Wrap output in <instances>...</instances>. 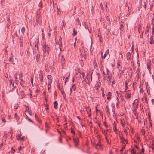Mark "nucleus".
I'll return each instance as SVG.
<instances>
[{
  "label": "nucleus",
  "instance_id": "obj_1",
  "mask_svg": "<svg viewBox=\"0 0 154 154\" xmlns=\"http://www.w3.org/2000/svg\"><path fill=\"white\" fill-rule=\"evenodd\" d=\"M43 51L44 53V56L45 57L46 55H48L50 51V48L48 45L43 44Z\"/></svg>",
  "mask_w": 154,
  "mask_h": 154
},
{
  "label": "nucleus",
  "instance_id": "obj_2",
  "mask_svg": "<svg viewBox=\"0 0 154 154\" xmlns=\"http://www.w3.org/2000/svg\"><path fill=\"white\" fill-rule=\"evenodd\" d=\"M80 51L81 52L80 57L82 58L81 59V61H83V58L85 60L86 58V53L83 48L81 49H80Z\"/></svg>",
  "mask_w": 154,
  "mask_h": 154
},
{
  "label": "nucleus",
  "instance_id": "obj_3",
  "mask_svg": "<svg viewBox=\"0 0 154 154\" xmlns=\"http://www.w3.org/2000/svg\"><path fill=\"white\" fill-rule=\"evenodd\" d=\"M92 80V78H85L82 81L83 83L85 85L86 83L89 85Z\"/></svg>",
  "mask_w": 154,
  "mask_h": 154
},
{
  "label": "nucleus",
  "instance_id": "obj_4",
  "mask_svg": "<svg viewBox=\"0 0 154 154\" xmlns=\"http://www.w3.org/2000/svg\"><path fill=\"white\" fill-rule=\"evenodd\" d=\"M60 59H61V63L62 64V66L63 68H64L65 66V58L62 55L61 57V59L59 58Z\"/></svg>",
  "mask_w": 154,
  "mask_h": 154
},
{
  "label": "nucleus",
  "instance_id": "obj_5",
  "mask_svg": "<svg viewBox=\"0 0 154 154\" xmlns=\"http://www.w3.org/2000/svg\"><path fill=\"white\" fill-rule=\"evenodd\" d=\"M39 40L38 39H36L35 43H34V49L35 50H38V44L39 43Z\"/></svg>",
  "mask_w": 154,
  "mask_h": 154
},
{
  "label": "nucleus",
  "instance_id": "obj_6",
  "mask_svg": "<svg viewBox=\"0 0 154 154\" xmlns=\"http://www.w3.org/2000/svg\"><path fill=\"white\" fill-rule=\"evenodd\" d=\"M61 40H62V38L61 37H60L59 38V39L58 42H57V41L56 42V44H58L59 45L60 49V50H61V48H60V47L62 46Z\"/></svg>",
  "mask_w": 154,
  "mask_h": 154
},
{
  "label": "nucleus",
  "instance_id": "obj_7",
  "mask_svg": "<svg viewBox=\"0 0 154 154\" xmlns=\"http://www.w3.org/2000/svg\"><path fill=\"white\" fill-rule=\"evenodd\" d=\"M126 92V93L125 94V97L128 99L130 98L131 97V95L130 91L128 90Z\"/></svg>",
  "mask_w": 154,
  "mask_h": 154
},
{
  "label": "nucleus",
  "instance_id": "obj_8",
  "mask_svg": "<svg viewBox=\"0 0 154 154\" xmlns=\"http://www.w3.org/2000/svg\"><path fill=\"white\" fill-rule=\"evenodd\" d=\"M23 38L22 37H20L19 38V42L20 44V47H23Z\"/></svg>",
  "mask_w": 154,
  "mask_h": 154
},
{
  "label": "nucleus",
  "instance_id": "obj_9",
  "mask_svg": "<svg viewBox=\"0 0 154 154\" xmlns=\"http://www.w3.org/2000/svg\"><path fill=\"white\" fill-rule=\"evenodd\" d=\"M127 59L128 60H131V54L129 52H128L127 54Z\"/></svg>",
  "mask_w": 154,
  "mask_h": 154
},
{
  "label": "nucleus",
  "instance_id": "obj_10",
  "mask_svg": "<svg viewBox=\"0 0 154 154\" xmlns=\"http://www.w3.org/2000/svg\"><path fill=\"white\" fill-rule=\"evenodd\" d=\"M14 82H13L12 80H10V86L11 87H13V88H14L15 87V86H14Z\"/></svg>",
  "mask_w": 154,
  "mask_h": 154
},
{
  "label": "nucleus",
  "instance_id": "obj_11",
  "mask_svg": "<svg viewBox=\"0 0 154 154\" xmlns=\"http://www.w3.org/2000/svg\"><path fill=\"white\" fill-rule=\"evenodd\" d=\"M113 130H114V131L116 133V134H117V128H116V123L115 122H114V126H113Z\"/></svg>",
  "mask_w": 154,
  "mask_h": 154
},
{
  "label": "nucleus",
  "instance_id": "obj_12",
  "mask_svg": "<svg viewBox=\"0 0 154 154\" xmlns=\"http://www.w3.org/2000/svg\"><path fill=\"white\" fill-rule=\"evenodd\" d=\"M149 42L151 44H152L154 43V40L152 36H151L150 38Z\"/></svg>",
  "mask_w": 154,
  "mask_h": 154
},
{
  "label": "nucleus",
  "instance_id": "obj_13",
  "mask_svg": "<svg viewBox=\"0 0 154 154\" xmlns=\"http://www.w3.org/2000/svg\"><path fill=\"white\" fill-rule=\"evenodd\" d=\"M36 59L37 62L38 63H40V55L39 54H38L36 56Z\"/></svg>",
  "mask_w": 154,
  "mask_h": 154
},
{
  "label": "nucleus",
  "instance_id": "obj_14",
  "mask_svg": "<svg viewBox=\"0 0 154 154\" xmlns=\"http://www.w3.org/2000/svg\"><path fill=\"white\" fill-rule=\"evenodd\" d=\"M57 86L58 88L60 91L61 92H62V90H63V88H60V85L58 82H57Z\"/></svg>",
  "mask_w": 154,
  "mask_h": 154
},
{
  "label": "nucleus",
  "instance_id": "obj_15",
  "mask_svg": "<svg viewBox=\"0 0 154 154\" xmlns=\"http://www.w3.org/2000/svg\"><path fill=\"white\" fill-rule=\"evenodd\" d=\"M100 143V140L96 146V149H97L98 148V146H99V147H100L102 148Z\"/></svg>",
  "mask_w": 154,
  "mask_h": 154
},
{
  "label": "nucleus",
  "instance_id": "obj_16",
  "mask_svg": "<svg viewBox=\"0 0 154 154\" xmlns=\"http://www.w3.org/2000/svg\"><path fill=\"white\" fill-rule=\"evenodd\" d=\"M54 108L55 109H57V106L58 105V103L56 101H55L54 103Z\"/></svg>",
  "mask_w": 154,
  "mask_h": 154
},
{
  "label": "nucleus",
  "instance_id": "obj_17",
  "mask_svg": "<svg viewBox=\"0 0 154 154\" xmlns=\"http://www.w3.org/2000/svg\"><path fill=\"white\" fill-rule=\"evenodd\" d=\"M51 78H48V84L49 85H51L52 82V79H51Z\"/></svg>",
  "mask_w": 154,
  "mask_h": 154
},
{
  "label": "nucleus",
  "instance_id": "obj_18",
  "mask_svg": "<svg viewBox=\"0 0 154 154\" xmlns=\"http://www.w3.org/2000/svg\"><path fill=\"white\" fill-rule=\"evenodd\" d=\"M107 98L108 100H109L110 99V98L111 96V93L109 92H108L107 95Z\"/></svg>",
  "mask_w": 154,
  "mask_h": 154
},
{
  "label": "nucleus",
  "instance_id": "obj_19",
  "mask_svg": "<svg viewBox=\"0 0 154 154\" xmlns=\"http://www.w3.org/2000/svg\"><path fill=\"white\" fill-rule=\"evenodd\" d=\"M148 1L147 0H146L145 1H144V4L143 6L145 8V9H146V6L148 4Z\"/></svg>",
  "mask_w": 154,
  "mask_h": 154
},
{
  "label": "nucleus",
  "instance_id": "obj_20",
  "mask_svg": "<svg viewBox=\"0 0 154 154\" xmlns=\"http://www.w3.org/2000/svg\"><path fill=\"white\" fill-rule=\"evenodd\" d=\"M15 117L16 119V120L17 121V122H18L19 119V118L18 117V116L17 115V113H15Z\"/></svg>",
  "mask_w": 154,
  "mask_h": 154
},
{
  "label": "nucleus",
  "instance_id": "obj_21",
  "mask_svg": "<svg viewBox=\"0 0 154 154\" xmlns=\"http://www.w3.org/2000/svg\"><path fill=\"white\" fill-rule=\"evenodd\" d=\"M77 34V32L75 31V28H74L73 29V33L72 34V35L73 36H75Z\"/></svg>",
  "mask_w": 154,
  "mask_h": 154
},
{
  "label": "nucleus",
  "instance_id": "obj_22",
  "mask_svg": "<svg viewBox=\"0 0 154 154\" xmlns=\"http://www.w3.org/2000/svg\"><path fill=\"white\" fill-rule=\"evenodd\" d=\"M36 21L39 24L42 23V21L40 20H39L38 17L37 18L36 17Z\"/></svg>",
  "mask_w": 154,
  "mask_h": 154
},
{
  "label": "nucleus",
  "instance_id": "obj_23",
  "mask_svg": "<svg viewBox=\"0 0 154 154\" xmlns=\"http://www.w3.org/2000/svg\"><path fill=\"white\" fill-rule=\"evenodd\" d=\"M123 25L122 24H121L120 25V29L121 31H122L123 30Z\"/></svg>",
  "mask_w": 154,
  "mask_h": 154
},
{
  "label": "nucleus",
  "instance_id": "obj_24",
  "mask_svg": "<svg viewBox=\"0 0 154 154\" xmlns=\"http://www.w3.org/2000/svg\"><path fill=\"white\" fill-rule=\"evenodd\" d=\"M149 29V28L148 26H147L146 27L145 29V34H146L148 32Z\"/></svg>",
  "mask_w": 154,
  "mask_h": 154
},
{
  "label": "nucleus",
  "instance_id": "obj_25",
  "mask_svg": "<svg viewBox=\"0 0 154 154\" xmlns=\"http://www.w3.org/2000/svg\"><path fill=\"white\" fill-rule=\"evenodd\" d=\"M122 148L123 149H124L125 148L126 145L124 142H122Z\"/></svg>",
  "mask_w": 154,
  "mask_h": 154
},
{
  "label": "nucleus",
  "instance_id": "obj_26",
  "mask_svg": "<svg viewBox=\"0 0 154 154\" xmlns=\"http://www.w3.org/2000/svg\"><path fill=\"white\" fill-rule=\"evenodd\" d=\"M21 31L23 33V34H24V32L25 31V28L24 27H23L22 28Z\"/></svg>",
  "mask_w": 154,
  "mask_h": 154
},
{
  "label": "nucleus",
  "instance_id": "obj_27",
  "mask_svg": "<svg viewBox=\"0 0 154 154\" xmlns=\"http://www.w3.org/2000/svg\"><path fill=\"white\" fill-rule=\"evenodd\" d=\"M106 108L107 111V112H109V113L110 114V110H109V106L108 105L106 106Z\"/></svg>",
  "mask_w": 154,
  "mask_h": 154
},
{
  "label": "nucleus",
  "instance_id": "obj_28",
  "mask_svg": "<svg viewBox=\"0 0 154 154\" xmlns=\"http://www.w3.org/2000/svg\"><path fill=\"white\" fill-rule=\"evenodd\" d=\"M86 109L87 112L91 111L89 107H86Z\"/></svg>",
  "mask_w": 154,
  "mask_h": 154
},
{
  "label": "nucleus",
  "instance_id": "obj_29",
  "mask_svg": "<svg viewBox=\"0 0 154 154\" xmlns=\"http://www.w3.org/2000/svg\"><path fill=\"white\" fill-rule=\"evenodd\" d=\"M72 88L73 89L74 91H75L76 90V87L75 84H74L72 86Z\"/></svg>",
  "mask_w": 154,
  "mask_h": 154
},
{
  "label": "nucleus",
  "instance_id": "obj_30",
  "mask_svg": "<svg viewBox=\"0 0 154 154\" xmlns=\"http://www.w3.org/2000/svg\"><path fill=\"white\" fill-rule=\"evenodd\" d=\"M35 118L37 121H39V119L38 118V116L36 114H35Z\"/></svg>",
  "mask_w": 154,
  "mask_h": 154
},
{
  "label": "nucleus",
  "instance_id": "obj_31",
  "mask_svg": "<svg viewBox=\"0 0 154 154\" xmlns=\"http://www.w3.org/2000/svg\"><path fill=\"white\" fill-rule=\"evenodd\" d=\"M74 142H75V146H76L78 145V143L76 140H75V139H74Z\"/></svg>",
  "mask_w": 154,
  "mask_h": 154
},
{
  "label": "nucleus",
  "instance_id": "obj_32",
  "mask_svg": "<svg viewBox=\"0 0 154 154\" xmlns=\"http://www.w3.org/2000/svg\"><path fill=\"white\" fill-rule=\"evenodd\" d=\"M131 154H135V152L134 150V149H132L131 150Z\"/></svg>",
  "mask_w": 154,
  "mask_h": 154
},
{
  "label": "nucleus",
  "instance_id": "obj_33",
  "mask_svg": "<svg viewBox=\"0 0 154 154\" xmlns=\"http://www.w3.org/2000/svg\"><path fill=\"white\" fill-rule=\"evenodd\" d=\"M129 80H130V79H128L127 80H126L125 82V85H126V84H127V85H128V83L129 81Z\"/></svg>",
  "mask_w": 154,
  "mask_h": 154
},
{
  "label": "nucleus",
  "instance_id": "obj_34",
  "mask_svg": "<svg viewBox=\"0 0 154 154\" xmlns=\"http://www.w3.org/2000/svg\"><path fill=\"white\" fill-rule=\"evenodd\" d=\"M152 22L151 23V24H152L153 25H154L153 22L154 21V16H153L152 17Z\"/></svg>",
  "mask_w": 154,
  "mask_h": 154
},
{
  "label": "nucleus",
  "instance_id": "obj_35",
  "mask_svg": "<svg viewBox=\"0 0 154 154\" xmlns=\"http://www.w3.org/2000/svg\"><path fill=\"white\" fill-rule=\"evenodd\" d=\"M20 138H21L20 135H18V136L17 137V139L19 140L20 139Z\"/></svg>",
  "mask_w": 154,
  "mask_h": 154
},
{
  "label": "nucleus",
  "instance_id": "obj_36",
  "mask_svg": "<svg viewBox=\"0 0 154 154\" xmlns=\"http://www.w3.org/2000/svg\"><path fill=\"white\" fill-rule=\"evenodd\" d=\"M62 94H63V97L64 98H65V97H66V94H65V93H64V92H63V91H62V92H61Z\"/></svg>",
  "mask_w": 154,
  "mask_h": 154
},
{
  "label": "nucleus",
  "instance_id": "obj_37",
  "mask_svg": "<svg viewBox=\"0 0 154 154\" xmlns=\"http://www.w3.org/2000/svg\"><path fill=\"white\" fill-rule=\"evenodd\" d=\"M2 121H3V122L5 123L6 122V121L5 120V119L4 118V117H2Z\"/></svg>",
  "mask_w": 154,
  "mask_h": 154
},
{
  "label": "nucleus",
  "instance_id": "obj_38",
  "mask_svg": "<svg viewBox=\"0 0 154 154\" xmlns=\"http://www.w3.org/2000/svg\"><path fill=\"white\" fill-rule=\"evenodd\" d=\"M71 133L74 134H75V132L73 131V130L72 128H71Z\"/></svg>",
  "mask_w": 154,
  "mask_h": 154
},
{
  "label": "nucleus",
  "instance_id": "obj_39",
  "mask_svg": "<svg viewBox=\"0 0 154 154\" xmlns=\"http://www.w3.org/2000/svg\"><path fill=\"white\" fill-rule=\"evenodd\" d=\"M15 152V150L14 149H13V148H12V150L11 152L12 153H14Z\"/></svg>",
  "mask_w": 154,
  "mask_h": 154
},
{
  "label": "nucleus",
  "instance_id": "obj_40",
  "mask_svg": "<svg viewBox=\"0 0 154 154\" xmlns=\"http://www.w3.org/2000/svg\"><path fill=\"white\" fill-rule=\"evenodd\" d=\"M153 4H152L150 5V10L151 11H152V7H153Z\"/></svg>",
  "mask_w": 154,
  "mask_h": 154
},
{
  "label": "nucleus",
  "instance_id": "obj_41",
  "mask_svg": "<svg viewBox=\"0 0 154 154\" xmlns=\"http://www.w3.org/2000/svg\"><path fill=\"white\" fill-rule=\"evenodd\" d=\"M103 61V59L102 60H101L100 61V64L101 65H102V62Z\"/></svg>",
  "mask_w": 154,
  "mask_h": 154
},
{
  "label": "nucleus",
  "instance_id": "obj_42",
  "mask_svg": "<svg viewBox=\"0 0 154 154\" xmlns=\"http://www.w3.org/2000/svg\"><path fill=\"white\" fill-rule=\"evenodd\" d=\"M141 151H142V153H144V149L143 148V146H142V149H141Z\"/></svg>",
  "mask_w": 154,
  "mask_h": 154
},
{
  "label": "nucleus",
  "instance_id": "obj_43",
  "mask_svg": "<svg viewBox=\"0 0 154 154\" xmlns=\"http://www.w3.org/2000/svg\"><path fill=\"white\" fill-rule=\"evenodd\" d=\"M31 82L32 83V85L33 86V78H31Z\"/></svg>",
  "mask_w": 154,
  "mask_h": 154
},
{
  "label": "nucleus",
  "instance_id": "obj_44",
  "mask_svg": "<svg viewBox=\"0 0 154 154\" xmlns=\"http://www.w3.org/2000/svg\"><path fill=\"white\" fill-rule=\"evenodd\" d=\"M14 35L15 36H16L17 37L18 36V34L17 33V32L16 31L15 32V34H14Z\"/></svg>",
  "mask_w": 154,
  "mask_h": 154
},
{
  "label": "nucleus",
  "instance_id": "obj_45",
  "mask_svg": "<svg viewBox=\"0 0 154 154\" xmlns=\"http://www.w3.org/2000/svg\"><path fill=\"white\" fill-rule=\"evenodd\" d=\"M120 138L121 140V141H122L123 140H124V138H123V137H122V136H121L120 135Z\"/></svg>",
  "mask_w": 154,
  "mask_h": 154
},
{
  "label": "nucleus",
  "instance_id": "obj_46",
  "mask_svg": "<svg viewBox=\"0 0 154 154\" xmlns=\"http://www.w3.org/2000/svg\"><path fill=\"white\" fill-rule=\"evenodd\" d=\"M87 113L88 114V116L89 117H90L91 116V113H90L89 112H87Z\"/></svg>",
  "mask_w": 154,
  "mask_h": 154
},
{
  "label": "nucleus",
  "instance_id": "obj_47",
  "mask_svg": "<svg viewBox=\"0 0 154 154\" xmlns=\"http://www.w3.org/2000/svg\"><path fill=\"white\" fill-rule=\"evenodd\" d=\"M9 60L10 61H12L13 58L12 57H10L9 58Z\"/></svg>",
  "mask_w": 154,
  "mask_h": 154
},
{
  "label": "nucleus",
  "instance_id": "obj_48",
  "mask_svg": "<svg viewBox=\"0 0 154 154\" xmlns=\"http://www.w3.org/2000/svg\"><path fill=\"white\" fill-rule=\"evenodd\" d=\"M28 120L29 121H30V122H32V123H33V121L32 120H31V119L30 118H29L28 119Z\"/></svg>",
  "mask_w": 154,
  "mask_h": 154
},
{
  "label": "nucleus",
  "instance_id": "obj_49",
  "mask_svg": "<svg viewBox=\"0 0 154 154\" xmlns=\"http://www.w3.org/2000/svg\"><path fill=\"white\" fill-rule=\"evenodd\" d=\"M125 88L126 90H125V92H126V90L128 88V86H127V84H126V85H125Z\"/></svg>",
  "mask_w": 154,
  "mask_h": 154
},
{
  "label": "nucleus",
  "instance_id": "obj_50",
  "mask_svg": "<svg viewBox=\"0 0 154 154\" xmlns=\"http://www.w3.org/2000/svg\"><path fill=\"white\" fill-rule=\"evenodd\" d=\"M45 71L46 72H48L49 71V69L48 68H47L46 67H45Z\"/></svg>",
  "mask_w": 154,
  "mask_h": 154
},
{
  "label": "nucleus",
  "instance_id": "obj_51",
  "mask_svg": "<svg viewBox=\"0 0 154 154\" xmlns=\"http://www.w3.org/2000/svg\"><path fill=\"white\" fill-rule=\"evenodd\" d=\"M68 78H67V77L65 79V83H66V82L67 81Z\"/></svg>",
  "mask_w": 154,
  "mask_h": 154
},
{
  "label": "nucleus",
  "instance_id": "obj_52",
  "mask_svg": "<svg viewBox=\"0 0 154 154\" xmlns=\"http://www.w3.org/2000/svg\"><path fill=\"white\" fill-rule=\"evenodd\" d=\"M21 149V146H20L18 148V150L20 152V150Z\"/></svg>",
  "mask_w": 154,
  "mask_h": 154
},
{
  "label": "nucleus",
  "instance_id": "obj_53",
  "mask_svg": "<svg viewBox=\"0 0 154 154\" xmlns=\"http://www.w3.org/2000/svg\"><path fill=\"white\" fill-rule=\"evenodd\" d=\"M93 63H94V65L95 64V63L96 64V61L94 60L93 61Z\"/></svg>",
  "mask_w": 154,
  "mask_h": 154
},
{
  "label": "nucleus",
  "instance_id": "obj_54",
  "mask_svg": "<svg viewBox=\"0 0 154 154\" xmlns=\"http://www.w3.org/2000/svg\"><path fill=\"white\" fill-rule=\"evenodd\" d=\"M5 0H1V5H3L2 3L4 2Z\"/></svg>",
  "mask_w": 154,
  "mask_h": 154
},
{
  "label": "nucleus",
  "instance_id": "obj_55",
  "mask_svg": "<svg viewBox=\"0 0 154 154\" xmlns=\"http://www.w3.org/2000/svg\"><path fill=\"white\" fill-rule=\"evenodd\" d=\"M106 56V54L105 53L104 55L103 58L104 59Z\"/></svg>",
  "mask_w": 154,
  "mask_h": 154
},
{
  "label": "nucleus",
  "instance_id": "obj_56",
  "mask_svg": "<svg viewBox=\"0 0 154 154\" xmlns=\"http://www.w3.org/2000/svg\"><path fill=\"white\" fill-rule=\"evenodd\" d=\"M28 112L29 113V114H30V115H31V116L32 115V112L31 111H29Z\"/></svg>",
  "mask_w": 154,
  "mask_h": 154
},
{
  "label": "nucleus",
  "instance_id": "obj_57",
  "mask_svg": "<svg viewBox=\"0 0 154 154\" xmlns=\"http://www.w3.org/2000/svg\"><path fill=\"white\" fill-rule=\"evenodd\" d=\"M4 144L3 143H2L0 145V148H2V146H3Z\"/></svg>",
  "mask_w": 154,
  "mask_h": 154
},
{
  "label": "nucleus",
  "instance_id": "obj_58",
  "mask_svg": "<svg viewBox=\"0 0 154 154\" xmlns=\"http://www.w3.org/2000/svg\"><path fill=\"white\" fill-rule=\"evenodd\" d=\"M39 91H40V90H38V89H37L36 91V92L38 93V92H39Z\"/></svg>",
  "mask_w": 154,
  "mask_h": 154
},
{
  "label": "nucleus",
  "instance_id": "obj_59",
  "mask_svg": "<svg viewBox=\"0 0 154 154\" xmlns=\"http://www.w3.org/2000/svg\"><path fill=\"white\" fill-rule=\"evenodd\" d=\"M20 85L22 86V87H23L24 86L23 85V83H22V82H20Z\"/></svg>",
  "mask_w": 154,
  "mask_h": 154
},
{
  "label": "nucleus",
  "instance_id": "obj_60",
  "mask_svg": "<svg viewBox=\"0 0 154 154\" xmlns=\"http://www.w3.org/2000/svg\"><path fill=\"white\" fill-rule=\"evenodd\" d=\"M24 137H21H21L20 140H24Z\"/></svg>",
  "mask_w": 154,
  "mask_h": 154
},
{
  "label": "nucleus",
  "instance_id": "obj_61",
  "mask_svg": "<svg viewBox=\"0 0 154 154\" xmlns=\"http://www.w3.org/2000/svg\"><path fill=\"white\" fill-rule=\"evenodd\" d=\"M151 101L152 103V104H153V103H154V99H152L151 100Z\"/></svg>",
  "mask_w": 154,
  "mask_h": 154
},
{
  "label": "nucleus",
  "instance_id": "obj_62",
  "mask_svg": "<svg viewBox=\"0 0 154 154\" xmlns=\"http://www.w3.org/2000/svg\"><path fill=\"white\" fill-rule=\"evenodd\" d=\"M150 147L152 149V150L154 149V147L153 146H151Z\"/></svg>",
  "mask_w": 154,
  "mask_h": 154
},
{
  "label": "nucleus",
  "instance_id": "obj_63",
  "mask_svg": "<svg viewBox=\"0 0 154 154\" xmlns=\"http://www.w3.org/2000/svg\"><path fill=\"white\" fill-rule=\"evenodd\" d=\"M124 132L125 134H126L127 133V130L126 129H125L124 130Z\"/></svg>",
  "mask_w": 154,
  "mask_h": 154
},
{
  "label": "nucleus",
  "instance_id": "obj_64",
  "mask_svg": "<svg viewBox=\"0 0 154 154\" xmlns=\"http://www.w3.org/2000/svg\"><path fill=\"white\" fill-rule=\"evenodd\" d=\"M40 80L42 82L43 80V78H40Z\"/></svg>",
  "mask_w": 154,
  "mask_h": 154
}]
</instances>
